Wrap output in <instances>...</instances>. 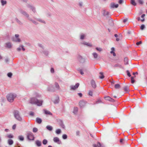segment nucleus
I'll use <instances>...</instances> for the list:
<instances>
[{"label": "nucleus", "instance_id": "8", "mask_svg": "<svg viewBox=\"0 0 147 147\" xmlns=\"http://www.w3.org/2000/svg\"><path fill=\"white\" fill-rule=\"evenodd\" d=\"M86 102L83 100H82L79 102V105L81 108L84 107L86 105Z\"/></svg>", "mask_w": 147, "mask_h": 147}, {"label": "nucleus", "instance_id": "7", "mask_svg": "<svg viewBox=\"0 0 147 147\" xmlns=\"http://www.w3.org/2000/svg\"><path fill=\"white\" fill-rule=\"evenodd\" d=\"M53 141L57 143L58 144H61L62 142L60 140L59 138L57 137H55L53 138Z\"/></svg>", "mask_w": 147, "mask_h": 147}, {"label": "nucleus", "instance_id": "15", "mask_svg": "<svg viewBox=\"0 0 147 147\" xmlns=\"http://www.w3.org/2000/svg\"><path fill=\"white\" fill-rule=\"evenodd\" d=\"M5 47L7 48L10 49L12 47L11 43L9 42H7L5 44Z\"/></svg>", "mask_w": 147, "mask_h": 147}, {"label": "nucleus", "instance_id": "6", "mask_svg": "<svg viewBox=\"0 0 147 147\" xmlns=\"http://www.w3.org/2000/svg\"><path fill=\"white\" fill-rule=\"evenodd\" d=\"M26 6L27 8L31 10L34 13H35L36 11L35 8L32 5L30 4H27Z\"/></svg>", "mask_w": 147, "mask_h": 147}, {"label": "nucleus", "instance_id": "16", "mask_svg": "<svg viewBox=\"0 0 147 147\" xmlns=\"http://www.w3.org/2000/svg\"><path fill=\"white\" fill-rule=\"evenodd\" d=\"M91 83L92 88H95L96 87V85L94 81L93 80H92L91 81Z\"/></svg>", "mask_w": 147, "mask_h": 147}, {"label": "nucleus", "instance_id": "17", "mask_svg": "<svg viewBox=\"0 0 147 147\" xmlns=\"http://www.w3.org/2000/svg\"><path fill=\"white\" fill-rule=\"evenodd\" d=\"M59 124L60 126L63 128L65 129V126L63 121L62 120H60L59 122Z\"/></svg>", "mask_w": 147, "mask_h": 147}, {"label": "nucleus", "instance_id": "21", "mask_svg": "<svg viewBox=\"0 0 147 147\" xmlns=\"http://www.w3.org/2000/svg\"><path fill=\"white\" fill-rule=\"evenodd\" d=\"M123 88L124 91L126 92H128L130 91L129 89V87L127 86H125Z\"/></svg>", "mask_w": 147, "mask_h": 147}, {"label": "nucleus", "instance_id": "44", "mask_svg": "<svg viewBox=\"0 0 147 147\" xmlns=\"http://www.w3.org/2000/svg\"><path fill=\"white\" fill-rule=\"evenodd\" d=\"M145 16V14H143L141 16V17L142 18H143V19L142 20H141V21H142V22H144V21L145 20V19L144 18V17Z\"/></svg>", "mask_w": 147, "mask_h": 147}, {"label": "nucleus", "instance_id": "57", "mask_svg": "<svg viewBox=\"0 0 147 147\" xmlns=\"http://www.w3.org/2000/svg\"><path fill=\"white\" fill-rule=\"evenodd\" d=\"M145 26L144 24H142L140 26V29L142 30H143L145 28Z\"/></svg>", "mask_w": 147, "mask_h": 147}, {"label": "nucleus", "instance_id": "2", "mask_svg": "<svg viewBox=\"0 0 147 147\" xmlns=\"http://www.w3.org/2000/svg\"><path fill=\"white\" fill-rule=\"evenodd\" d=\"M16 95L15 94L10 93L7 96V100L10 102L13 101L14 98L16 97Z\"/></svg>", "mask_w": 147, "mask_h": 147}, {"label": "nucleus", "instance_id": "9", "mask_svg": "<svg viewBox=\"0 0 147 147\" xmlns=\"http://www.w3.org/2000/svg\"><path fill=\"white\" fill-rule=\"evenodd\" d=\"M20 12L21 14H22L24 16H26L27 18H30L29 17V14L26 11L22 10H20Z\"/></svg>", "mask_w": 147, "mask_h": 147}, {"label": "nucleus", "instance_id": "41", "mask_svg": "<svg viewBox=\"0 0 147 147\" xmlns=\"http://www.w3.org/2000/svg\"><path fill=\"white\" fill-rule=\"evenodd\" d=\"M6 137L8 138H13V136L11 134H10L7 135Z\"/></svg>", "mask_w": 147, "mask_h": 147}, {"label": "nucleus", "instance_id": "54", "mask_svg": "<svg viewBox=\"0 0 147 147\" xmlns=\"http://www.w3.org/2000/svg\"><path fill=\"white\" fill-rule=\"evenodd\" d=\"M12 73H11V72H9V73H8L7 74V76L9 77H11L12 76Z\"/></svg>", "mask_w": 147, "mask_h": 147}, {"label": "nucleus", "instance_id": "32", "mask_svg": "<svg viewBox=\"0 0 147 147\" xmlns=\"http://www.w3.org/2000/svg\"><path fill=\"white\" fill-rule=\"evenodd\" d=\"M78 110V108L77 107H74V108L73 113L75 114L77 113Z\"/></svg>", "mask_w": 147, "mask_h": 147}, {"label": "nucleus", "instance_id": "52", "mask_svg": "<svg viewBox=\"0 0 147 147\" xmlns=\"http://www.w3.org/2000/svg\"><path fill=\"white\" fill-rule=\"evenodd\" d=\"M38 46L41 48L42 49H43L44 48V47L41 44H38Z\"/></svg>", "mask_w": 147, "mask_h": 147}, {"label": "nucleus", "instance_id": "48", "mask_svg": "<svg viewBox=\"0 0 147 147\" xmlns=\"http://www.w3.org/2000/svg\"><path fill=\"white\" fill-rule=\"evenodd\" d=\"M45 113L46 114H48V115H52L51 113L49 111H47V110H45Z\"/></svg>", "mask_w": 147, "mask_h": 147}, {"label": "nucleus", "instance_id": "4", "mask_svg": "<svg viewBox=\"0 0 147 147\" xmlns=\"http://www.w3.org/2000/svg\"><path fill=\"white\" fill-rule=\"evenodd\" d=\"M77 59L78 61L80 63H83L85 62V59L80 55H78Z\"/></svg>", "mask_w": 147, "mask_h": 147}, {"label": "nucleus", "instance_id": "11", "mask_svg": "<svg viewBox=\"0 0 147 147\" xmlns=\"http://www.w3.org/2000/svg\"><path fill=\"white\" fill-rule=\"evenodd\" d=\"M79 85V84L77 83L74 86H70L71 88V89L74 90L78 88Z\"/></svg>", "mask_w": 147, "mask_h": 147}, {"label": "nucleus", "instance_id": "34", "mask_svg": "<svg viewBox=\"0 0 147 147\" xmlns=\"http://www.w3.org/2000/svg\"><path fill=\"white\" fill-rule=\"evenodd\" d=\"M109 23L110 24L111 26H113V20L111 18H109Z\"/></svg>", "mask_w": 147, "mask_h": 147}, {"label": "nucleus", "instance_id": "62", "mask_svg": "<svg viewBox=\"0 0 147 147\" xmlns=\"http://www.w3.org/2000/svg\"><path fill=\"white\" fill-rule=\"evenodd\" d=\"M20 47H21L23 51H25V49L24 48V46L23 45H20Z\"/></svg>", "mask_w": 147, "mask_h": 147}, {"label": "nucleus", "instance_id": "51", "mask_svg": "<svg viewBox=\"0 0 147 147\" xmlns=\"http://www.w3.org/2000/svg\"><path fill=\"white\" fill-rule=\"evenodd\" d=\"M93 91L92 90H89V91L88 94L90 96H92V95Z\"/></svg>", "mask_w": 147, "mask_h": 147}, {"label": "nucleus", "instance_id": "61", "mask_svg": "<svg viewBox=\"0 0 147 147\" xmlns=\"http://www.w3.org/2000/svg\"><path fill=\"white\" fill-rule=\"evenodd\" d=\"M142 43V42L141 41H140L139 42H137L136 43V45H140V44H141Z\"/></svg>", "mask_w": 147, "mask_h": 147}, {"label": "nucleus", "instance_id": "26", "mask_svg": "<svg viewBox=\"0 0 147 147\" xmlns=\"http://www.w3.org/2000/svg\"><path fill=\"white\" fill-rule=\"evenodd\" d=\"M92 55L94 59H97L98 58V55L96 52H93L92 53Z\"/></svg>", "mask_w": 147, "mask_h": 147}, {"label": "nucleus", "instance_id": "56", "mask_svg": "<svg viewBox=\"0 0 147 147\" xmlns=\"http://www.w3.org/2000/svg\"><path fill=\"white\" fill-rule=\"evenodd\" d=\"M126 72L127 73V76L129 77H130L131 76V75L130 74V73L129 72V70H127Z\"/></svg>", "mask_w": 147, "mask_h": 147}, {"label": "nucleus", "instance_id": "42", "mask_svg": "<svg viewBox=\"0 0 147 147\" xmlns=\"http://www.w3.org/2000/svg\"><path fill=\"white\" fill-rule=\"evenodd\" d=\"M131 4L134 6L136 5V3L135 2L134 0H131Z\"/></svg>", "mask_w": 147, "mask_h": 147}, {"label": "nucleus", "instance_id": "33", "mask_svg": "<svg viewBox=\"0 0 147 147\" xmlns=\"http://www.w3.org/2000/svg\"><path fill=\"white\" fill-rule=\"evenodd\" d=\"M124 64L125 65H127L128 63V59L127 57H125L124 59Z\"/></svg>", "mask_w": 147, "mask_h": 147}, {"label": "nucleus", "instance_id": "27", "mask_svg": "<svg viewBox=\"0 0 147 147\" xmlns=\"http://www.w3.org/2000/svg\"><path fill=\"white\" fill-rule=\"evenodd\" d=\"M1 5L2 6H3L5 5H6L7 3V2L5 0H1Z\"/></svg>", "mask_w": 147, "mask_h": 147}, {"label": "nucleus", "instance_id": "55", "mask_svg": "<svg viewBox=\"0 0 147 147\" xmlns=\"http://www.w3.org/2000/svg\"><path fill=\"white\" fill-rule=\"evenodd\" d=\"M83 5V3L82 2H80L79 3V5L80 7H82Z\"/></svg>", "mask_w": 147, "mask_h": 147}, {"label": "nucleus", "instance_id": "14", "mask_svg": "<svg viewBox=\"0 0 147 147\" xmlns=\"http://www.w3.org/2000/svg\"><path fill=\"white\" fill-rule=\"evenodd\" d=\"M105 99L106 100H109L112 102H114L115 101L114 100L109 96L105 97Z\"/></svg>", "mask_w": 147, "mask_h": 147}, {"label": "nucleus", "instance_id": "22", "mask_svg": "<svg viewBox=\"0 0 147 147\" xmlns=\"http://www.w3.org/2000/svg\"><path fill=\"white\" fill-rule=\"evenodd\" d=\"M59 101V98L58 96L56 97L55 99L54 100L53 102L54 104H56L58 103Z\"/></svg>", "mask_w": 147, "mask_h": 147}, {"label": "nucleus", "instance_id": "36", "mask_svg": "<svg viewBox=\"0 0 147 147\" xmlns=\"http://www.w3.org/2000/svg\"><path fill=\"white\" fill-rule=\"evenodd\" d=\"M28 19L30 21H31L35 25H37L38 24V23L35 21L32 20L30 18H28Z\"/></svg>", "mask_w": 147, "mask_h": 147}, {"label": "nucleus", "instance_id": "12", "mask_svg": "<svg viewBox=\"0 0 147 147\" xmlns=\"http://www.w3.org/2000/svg\"><path fill=\"white\" fill-rule=\"evenodd\" d=\"M119 5L118 4H115L114 3H112L111 4V8H117L118 7Z\"/></svg>", "mask_w": 147, "mask_h": 147}, {"label": "nucleus", "instance_id": "28", "mask_svg": "<svg viewBox=\"0 0 147 147\" xmlns=\"http://www.w3.org/2000/svg\"><path fill=\"white\" fill-rule=\"evenodd\" d=\"M46 129L49 131H51L53 129V127L50 125H48L46 127Z\"/></svg>", "mask_w": 147, "mask_h": 147}, {"label": "nucleus", "instance_id": "24", "mask_svg": "<svg viewBox=\"0 0 147 147\" xmlns=\"http://www.w3.org/2000/svg\"><path fill=\"white\" fill-rule=\"evenodd\" d=\"M48 90L50 91H53V87L52 85H51L50 86H49L47 88Z\"/></svg>", "mask_w": 147, "mask_h": 147}, {"label": "nucleus", "instance_id": "63", "mask_svg": "<svg viewBox=\"0 0 147 147\" xmlns=\"http://www.w3.org/2000/svg\"><path fill=\"white\" fill-rule=\"evenodd\" d=\"M139 3L140 4H142L143 3V1L142 0H138Z\"/></svg>", "mask_w": 147, "mask_h": 147}, {"label": "nucleus", "instance_id": "40", "mask_svg": "<svg viewBox=\"0 0 147 147\" xmlns=\"http://www.w3.org/2000/svg\"><path fill=\"white\" fill-rule=\"evenodd\" d=\"M61 132V130L60 129H58L56 130L55 133L56 134H58Z\"/></svg>", "mask_w": 147, "mask_h": 147}, {"label": "nucleus", "instance_id": "20", "mask_svg": "<svg viewBox=\"0 0 147 147\" xmlns=\"http://www.w3.org/2000/svg\"><path fill=\"white\" fill-rule=\"evenodd\" d=\"M93 146L94 147H105L103 145L101 144L99 142H98L97 145L96 144H94Z\"/></svg>", "mask_w": 147, "mask_h": 147}, {"label": "nucleus", "instance_id": "23", "mask_svg": "<svg viewBox=\"0 0 147 147\" xmlns=\"http://www.w3.org/2000/svg\"><path fill=\"white\" fill-rule=\"evenodd\" d=\"M115 67H118L119 68L124 69V67L122 66V65L119 64H116L114 65Z\"/></svg>", "mask_w": 147, "mask_h": 147}, {"label": "nucleus", "instance_id": "43", "mask_svg": "<svg viewBox=\"0 0 147 147\" xmlns=\"http://www.w3.org/2000/svg\"><path fill=\"white\" fill-rule=\"evenodd\" d=\"M120 88V86L119 84H116L115 85V89H119Z\"/></svg>", "mask_w": 147, "mask_h": 147}, {"label": "nucleus", "instance_id": "45", "mask_svg": "<svg viewBox=\"0 0 147 147\" xmlns=\"http://www.w3.org/2000/svg\"><path fill=\"white\" fill-rule=\"evenodd\" d=\"M47 142L48 141L46 139H44L42 141V143L44 145H46Z\"/></svg>", "mask_w": 147, "mask_h": 147}, {"label": "nucleus", "instance_id": "18", "mask_svg": "<svg viewBox=\"0 0 147 147\" xmlns=\"http://www.w3.org/2000/svg\"><path fill=\"white\" fill-rule=\"evenodd\" d=\"M86 36V34L82 33L80 35V39L81 40H84Z\"/></svg>", "mask_w": 147, "mask_h": 147}, {"label": "nucleus", "instance_id": "5", "mask_svg": "<svg viewBox=\"0 0 147 147\" xmlns=\"http://www.w3.org/2000/svg\"><path fill=\"white\" fill-rule=\"evenodd\" d=\"M19 35L18 34H15V36L12 38V40L15 42H20L21 40L19 38Z\"/></svg>", "mask_w": 147, "mask_h": 147}, {"label": "nucleus", "instance_id": "29", "mask_svg": "<svg viewBox=\"0 0 147 147\" xmlns=\"http://www.w3.org/2000/svg\"><path fill=\"white\" fill-rule=\"evenodd\" d=\"M33 137V134L31 132L28 134L27 138L29 140H31L32 139L30 138V137Z\"/></svg>", "mask_w": 147, "mask_h": 147}, {"label": "nucleus", "instance_id": "53", "mask_svg": "<svg viewBox=\"0 0 147 147\" xmlns=\"http://www.w3.org/2000/svg\"><path fill=\"white\" fill-rule=\"evenodd\" d=\"M78 71H79L82 75H83L84 74V72H83V70L82 69H79L78 70Z\"/></svg>", "mask_w": 147, "mask_h": 147}, {"label": "nucleus", "instance_id": "58", "mask_svg": "<svg viewBox=\"0 0 147 147\" xmlns=\"http://www.w3.org/2000/svg\"><path fill=\"white\" fill-rule=\"evenodd\" d=\"M29 115L32 116H33L34 115V113L32 111L30 112L29 113Z\"/></svg>", "mask_w": 147, "mask_h": 147}, {"label": "nucleus", "instance_id": "30", "mask_svg": "<svg viewBox=\"0 0 147 147\" xmlns=\"http://www.w3.org/2000/svg\"><path fill=\"white\" fill-rule=\"evenodd\" d=\"M7 143L9 145H12L13 143V141L11 139H9L7 141Z\"/></svg>", "mask_w": 147, "mask_h": 147}, {"label": "nucleus", "instance_id": "1", "mask_svg": "<svg viewBox=\"0 0 147 147\" xmlns=\"http://www.w3.org/2000/svg\"><path fill=\"white\" fill-rule=\"evenodd\" d=\"M43 101L42 100H38L36 98H32L30 100V103L34 104L38 106H40L42 105Z\"/></svg>", "mask_w": 147, "mask_h": 147}, {"label": "nucleus", "instance_id": "46", "mask_svg": "<svg viewBox=\"0 0 147 147\" xmlns=\"http://www.w3.org/2000/svg\"><path fill=\"white\" fill-rule=\"evenodd\" d=\"M38 131V129L36 127H34L33 129V132L34 133H36Z\"/></svg>", "mask_w": 147, "mask_h": 147}, {"label": "nucleus", "instance_id": "3", "mask_svg": "<svg viewBox=\"0 0 147 147\" xmlns=\"http://www.w3.org/2000/svg\"><path fill=\"white\" fill-rule=\"evenodd\" d=\"M13 114L14 117L17 120L20 121H22V118L20 115L19 112L18 111H15L13 112Z\"/></svg>", "mask_w": 147, "mask_h": 147}, {"label": "nucleus", "instance_id": "49", "mask_svg": "<svg viewBox=\"0 0 147 147\" xmlns=\"http://www.w3.org/2000/svg\"><path fill=\"white\" fill-rule=\"evenodd\" d=\"M62 138L63 139H66L67 138V135L65 134H64L62 135Z\"/></svg>", "mask_w": 147, "mask_h": 147}, {"label": "nucleus", "instance_id": "19", "mask_svg": "<svg viewBox=\"0 0 147 147\" xmlns=\"http://www.w3.org/2000/svg\"><path fill=\"white\" fill-rule=\"evenodd\" d=\"M81 43L82 44H83L84 45H86L88 46L92 47V45L90 43H88V42H85V41L83 42H82Z\"/></svg>", "mask_w": 147, "mask_h": 147}, {"label": "nucleus", "instance_id": "25", "mask_svg": "<svg viewBox=\"0 0 147 147\" xmlns=\"http://www.w3.org/2000/svg\"><path fill=\"white\" fill-rule=\"evenodd\" d=\"M36 122L40 124L42 122V120L39 117H37L36 119Z\"/></svg>", "mask_w": 147, "mask_h": 147}, {"label": "nucleus", "instance_id": "59", "mask_svg": "<svg viewBox=\"0 0 147 147\" xmlns=\"http://www.w3.org/2000/svg\"><path fill=\"white\" fill-rule=\"evenodd\" d=\"M16 124H14L12 127V129H15L16 127Z\"/></svg>", "mask_w": 147, "mask_h": 147}, {"label": "nucleus", "instance_id": "37", "mask_svg": "<svg viewBox=\"0 0 147 147\" xmlns=\"http://www.w3.org/2000/svg\"><path fill=\"white\" fill-rule=\"evenodd\" d=\"M18 139L20 141H23L24 140V138L23 136L22 135L19 136L18 137Z\"/></svg>", "mask_w": 147, "mask_h": 147}, {"label": "nucleus", "instance_id": "35", "mask_svg": "<svg viewBox=\"0 0 147 147\" xmlns=\"http://www.w3.org/2000/svg\"><path fill=\"white\" fill-rule=\"evenodd\" d=\"M36 144L38 146H40L41 145V142L40 141L37 140L36 141Z\"/></svg>", "mask_w": 147, "mask_h": 147}, {"label": "nucleus", "instance_id": "50", "mask_svg": "<svg viewBox=\"0 0 147 147\" xmlns=\"http://www.w3.org/2000/svg\"><path fill=\"white\" fill-rule=\"evenodd\" d=\"M96 49L98 51L100 52L102 51V49L100 47H96Z\"/></svg>", "mask_w": 147, "mask_h": 147}, {"label": "nucleus", "instance_id": "60", "mask_svg": "<svg viewBox=\"0 0 147 147\" xmlns=\"http://www.w3.org/2000/svg\"><path fill=\"white\" fill-rule=\"evenodd\" d=\"M51 73H53L54 72V70L53 68H51Z\"/></svg>", "mask_w": 147, "mask_h": 147}, {"label": "nucleus", "instance_id": "31", "mask_svg": "<svg viewBox=\"0 0 147 147\" xmlns=\"http://www.w3.org/2000/svg\"><path fill=\"white\" fill-rule=\"evenodd\" d=\"M36 20L37 21L40 22H41V23H43L44 24H45L46 23L45 21L44 20H42L41 19L37 18V19H36Z\"/></svg>", "mask_w": 147, "mask_h": 147}, {"label": "nucleus", "instance_id": "13", "mask_svg": "<svg viewBox=\"0 0 147 147\" xmlns=\"http://www.w3.org/2000/svg\"><path fill=\"white\" fill-rule=\"evenodd\" d=\"M49 51L43 49L41 52V53L43 54L45 56H47L49 54Z\"/></svg>", "mask_w": 147, "mask_h": 147}, {"label": "nucleus", "instance_id": "10", "mask_svg": "<svg viewBox=\"0 0 147 147\" xmlns=\"http://www.w3.org/2000/svg\"><path fill=\"white\" fill-rule=\"evenodd\" d=\"M103 15L106 17H108L109 16V12L105 10H103L102 11Z\"/></svg>", "mask_w": 147, "mask_h": 147}, {"label": "nucleus", "instance_id": "64", "mask_svg": "<svg viewBox=\"0 0 147 147\" xmlns=\"http://www.w3.org/2000/svg\"><path fill=\"white\" fill-rule=\"evenodd\" d=\"M21 47L20 46L19 47L17 48V50L18 51H20L21 50Z\"/></svg>", "mask_w": 147, "mask_h": 147}, {"label": "nucleus", "instance_id": "38", "mask_svg": "<svg viewBox=\"0 0 147 147\" xmlns=\"http://www.w3.org/2000/svg\"><path fill=\"white\" fill-rule=\"evenodd\" d=\"M15 20L16 22L19 24L21 25L22 24V23L17 18H15Z\"/></svg>", "mask_w": 147, "mask_h": 147}, {"label": "nucleus", "instance_id": "39", "mask_svg": "<svg viewBox=\"0 0 147 147\" xmlns=\"http://www.w3.org/2000/svg\"><path fill=\"white\" fill-rule=\"evenodd\" d=\"M100 75L99 76V78L103 79L104 78V76L103 75V73L102 72H100L99 73Z\"/></svg>", "mask_w": 147, "mask_h": 147}, {"label": "nucleus", "instance_id": "47", "mask_svg": "<svg viewBox=\"0 0 147 147\" xmlns=\"http://www.w3.org/2000/svg\"><path fill=\"white\" fill-rule=\"evenodd\" d=\"M55 87L58 89L59 88V86L57 82H55Z\"/></svg>", "mask_w": 147, "mask_h": 147}]
</instances>
